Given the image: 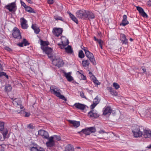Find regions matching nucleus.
Listing matches in <instances>:
<instances>
[{"label":"nucleus","instance_id":"57","mask_svg":"<svg viewBox=\"0 0 151 151\" xmlns=\"http://www.w3.org/2000/svg\"><path fill=\"white\" fill-rule=\"evenodd\" d=\"M81 48L84 51V50H88L87 48L84 47L83 46H81Z\"/></svg>","mask_w":151,"mask_h":151},{"label":"nucleus","instance_id":"20","mask_svg":"<svg viewBox=\"0 0 151 151\" xmlns=\"http://www.w3.org/2000/svg\"><path fill=\"white\" fill-rule=\"evenodd\" d=\"M74 106L76 108L81 110H83L86 106L85 105L79 103H76L74 105Z\"/></svg>","mask_w":151,"mask_h":151},{"label":"nucleus","instance_id":"16","mask_svg":"<svg viewBox=\"0 0 151 151\" xmlns=\"http://www.w3.org/2000/svg\"><path fill=\"white\" fill-rule=\"evenodd\" d=\"M137 9L139 12V13L143 17L147 18L148 16L147 14L144 12L143 9L139 6L137 7Z\"/></svg>","mask_w":151,"mask_h":151},{"label":"nucleus","instance_id":"63","mask_svg":"<svg viewBox=\"0 0 151 151\" xmlns=\"http://www.w3.org/2000/svg\"><path fill=\"white\" fill-rule=\"evenodd\" d=\"M94 39L96 41H97L99 40L97 39L96 37L95 36L94 37Z\"/></svg>","mask_w":151,"mask_h":151},{"label":"nucleus","instance_id":"6","mask_svg":"<svg viewBox=\"0 0 151 151\" xmlns=\"http://www.w3.org/2000/svg\"><path fill=\"white\" fill-rule=\"evenodd\" d=\"M4 123L3 122H0V131L2 134L4 138L6 137L8 131L7 129L4 128Z\"/></svg>","mask_w":151,"mask_h":151},{"label":"nucleus","instance_id":"51","mask_svg":"<svg viewBox=\"0 0 151 151\" xmlns=\"http://www.w3.org/2000/svg\"><path fill=\"white\" fill-rule=\"evenodd\" d=\"M23 44L22 42L21 43H19L17 44V45L18 46H19L20 47H23Z\"/></svg>","mask_w":151,"mask_h":151},{"label":"nucleus","instance_id":"9","mask_svg":"<svg viewBox=\"0 0 151 151\" xmlns=\"http://www.w3.org/2000/svg\"><path fill=\"white\" fill-rule=\"evenodd\" d=\"M85 13L86 10H84L78 11L76 13V16L78 18L85 19Z\"/></svg>","mask_w":151,"mask_h":151},{"label":"nucleus","instance_id":"44","mask_svg":"<svg viewBox=\"0 0 151 151\" xmlns=\"http://www.w3.org/2000/svg\"><path fill=\"white\" fill-rule=\"evenodd\" d=\"M27 127L28 128L30 129H33L34 128V127L33 125L31 124H29L28 125H27Z\"/></svg>","mask_w":151,"mask_h":151},{"label":"nucleus","instance_id":"22","mask_svg":"<svg viewBox=\"0 0 151 151\" xmlns=\"http://www.w3.org/2000/svg\"><path fill=\"white\" fill-rule=\"evenodd\" d=\"M107 90L109 91L110 93L113 95L117 96V93L116 91L111 87H108L107 88Z\"/></svg>","mask_w":151,"mask_h":151},{"label":"nucleus","instance_id":"45","mask_svg":"<svg viewBox=\"0 0 151 151\" xmlns=\"http://www.w3.org/2000/svg\"><path fill=\"white\" fill-rule=\"evenodd\" d=\"M54 137L56 140L58 141H59L61 140V138L60 136L57 135H54Z\"/></svg>","mask_w":151,"mask_h":151},{"label":"nucleus","instance_id":"50","mask_svg":"<svg viewBox=\"0 0 151 151\" xmlns=\"http://www.w3.org/2000/svg\"><path fill=\"white\" fill-rule=\"evenodd\" d=\"M5 50L9 52H10L12 50V49L8 47H5Z\"/></svg>","mask_w":151,"mask_h":151},{"label":"nucleus","instance_id":"54","mask_svg":"<svg viewBox=\"0 0 151 151\" xmlns=\"http://www.w3.org/2000/svg\"><path fill=\"white\" fill-rule=\"evenodd\" d=\"M86 90H87L88 92L89 93H92L93 92V91L92 90H90L88 89V88L86 89Z\"/></svg>","mask_w":151,"mask_h":151},{"label":"nucleus","instance_id":"41","mask_svg":"<svg viewBox=\"0 0 151 151\" xmlns=\"http://www.w3.org/2000/svg\"><path fill=\"white\" fill-rule=\"evenodd\" d=\"M113 84V87L116 89H117L119 88V86L117 83H114Z\"/></svg>","mask_w":151,"mask_h":151},{"label":"nucleus","instance_id":"21","mask_svg":"<svg viewBox=\"0 0 151 151\" xmlns=\"http://www.w3.org/2000/svg\"><path fill=\"white\" fill-rule=\"evenodd\" d=\"M68 122L70 124H72L73 126L76 128L78 127L80 125V123L79 121L69 120Z\"/></svg>","mask_w":151,"mask_h":151},{"label":"nucleus","instance_id":"5","mask_svg":"<svg viewBox=\"0 0 151 151\" xmlns=\"http://www.w3.org/2000/svg\"><path fill=\"white\" fill-rule=\"evenodd\" d=\"M12 35L14 38L19 40L22 38V36L20 31L17 27L14 28L12 31Z\"/></svg>","mask_w":151,"mask_h":151},{"label":"nucleus","instance_id":"27","mask_svg":"<svg viewBox=\"0 0 151 151\" xmlns=\"http://www.w3.org/2000/svg\"><path fill=\"white\" fill-rule=\"evenodd\" d=\"M65 151H74V150L72 145H68L66 146Z\"/></svg>","mask_w":151,"mask_h":151},{"label":"nucleus","instance_id":"64","mask_svg":"<svg viewBox=\"0 0 151 151\" xmlns=\"http://www.w3.org/2000/svg\"><path fill=\"white\" fill-rule=\"evenodd\" d=\"M99 46H100V47L101 49H102V44H101V45H99Z\"/></svg>","mask_w":151,"mask_h":151},{"label":"nucleus","instance_id":"8","mask_svg":"<svg viewBox=\"0 0 151 151\" xmlns=\"http://www.w3.org/2000/svg\"><path fill=\"white\" fill-rule=\"evenodd\" d=\"M52 62L54 65L57 66L58 67H61L64 64L63 60L60 58L57 59L55 58L53 59Z\"/></svg>","mask_w":151,"mask_h":151},{"label":"nucleus","instance_id":"23","mask_svg":"<svg viewBox=\"0 0 151 151\" xmlns=\"http://www.w3.org/2000/svg\"><path fill=\"white\" fill-rule=\"evenodd\" d=\"M67 13L69 14L70 17L71 19L75 22L77 24H78V22L77 18L70 12H67Z\"/></svg>","mask_w":151,"mask_h":151},{"label":"nucleus","instance_id":"29","mask_svg":"<svg viewBox=\"0 0 151 151\" xmlns=\"http://www.w3.org/2000/svg\"><path fill=\"white\" fill-rule=\"evenodd\" d=\"M49 43L48 42L44 41L42 40H40V45L41 48L42 47H43L44 48H46L49 45Z\"/></svg>","mask_w":151,"mask_h":151},{"label":"nucleus","instance_id":"3","mask_svg":"<svg viewBox=\"0 0 151 151\" xmlns=\"http://www.w3.org/2000/svg\"><path fill=\"white\" fill-rule=\"evenodd\" d=\"M96 132V129L95 127H90L87 128L82 129L81 131L78 133L81 136H83V134L86 135H89L91 133H94Z\"/></svg>","mask_w":151,"mask_h":151},{"label":"nucleus","instance_id":"59","mask_svg":"<svg viewBox=\"0 0 151 151\" xmlns=\"http://www.w3.org/2000/svg\"><path fill=\"white\" fill-rule=\"evenodd\" d=\"M99 132L100 133H105V132L104 131V130H100V131H99Z\"/></svg>","mask_w":151,"mask_h":151},{"label":"nucleus","instance_id":"17","mask_svg":"<svg viewBox=\"0 0 151 151\" xmlns=\"http://www.w3.org/2000/svg\"><path fill=\"white\" fill-rule=\"evenodd\" d=\"M112 111V109H111V107L108 106L106 107L104 111L103 114L104 115H110Z\"/></svg>","mask_w":151,"mask_h":151},{"label":"nucleus","instance_id":"34","mask_svg":"<svg viewBox=\"0 0 151 151\" xmlns=\"http://www.w3.org/2000/svg\"><path fill=\"white\" fill-rule=\"evenodd\" d=\"M46 145L47 147H52L55 145V142H47L46 143Z\"/></svg>","mask_w":151,"mask_h":151},{"label":"nucleus","instance_id":"55","mask_svg":"<svg viewBox=\"0 0 151 151\" xmlns=\"http://www.w3.org/2000/svg\"><path fill=\"white\" fill-rule=\"evenodd\" d=\"M97 41L98 42L99 45L101 44L103 42L100 39L98 40Z\"/></svg>","mask_w":151,"mask_h":151},{"label":"nucleus","instance_id":"19","mask_svg":"<svg viewBox=\"0 0 151 151\" xmlns=\"http://www.w3.org/2000/svg\"><path fill=\"white\" fill-rule=\"evenodd\" d=\"M127 16L126 15H124L123 16V19L122 21V22L120 24V25L125 26L129 24V22L127 20Z\"/></svg>","mask_w":151,"mask_h":151},{"label":"nucleus","instance_id":"53","mask_svg":"<svg viewBox=\"0 0 151 151\" xmlns=\"http://www.w3.org/2000/svg\"><path fill=\"white\" fill-rule=\"evenodd\" d=\"M147 4L149 6H151V0L149 1L147 3Z\"/></svg>","mask_w":151,"mask_h":151},{"label":"nucleus","instance_id":"11","mask_svg":"<svg viewBox=\"0 0 151 151\" xmlns=\"http://www.w3.org/2000/svg\"><path fill=\"white\" fill-rule=\"evenodd\" d=\"M88 116L91 118H96L99 117V115L97 113L96 110H93L88 112Z\"/></svg>","mask_w":151,"mask_h":151},{"label":"nucleus","instance_id":"56","mask_svg":"<svg viewBox=\"0 0 151 151\" xmlns=\"http://www.w3.org/2000/svg\"><path fill=\"white\" fill-rule=\"evenodd\" d=\"M80 96L82 98H86V97L84 96V93H81Z\"/></svg>","mask_w":151,"mask_h":151},{"label":"nucleus","instance_id":"2","mask_svg":"<svg viewBox=\"0 0 151 151\" xmlns=\"http://www.w3.org/2000/svg\"><path fill=\"white\" fill-rule=\"evenodd\" d=\"M144 131V128L143 127L138 126H134L132 130V132L135 137H141Z\"/></svg>","mask_w":151,"mask_h":151},{"label":"nucleus","instance_id":"42","mask_svg":"<svg viewBox=\"0 0 151 151\" xmlns=\"http://www.w3.org/2000/svg\"><path fill=\"white\" fill-rule=\"evenodd\" d=\"M21 20V24H24L27 23V21L24 18H21L20 19Z\"/></svg>","mask_w":151,"mask_h":151},{"label":"nucleus","instance_id":"49","mask_svg":"<svg viewBox=\"0 0 151 151\" xmlns=\"http://www.w3.org/2000/svg\"><path fill=\"white\" fill-rule=\"evenodd\" d=\"M25 114L24 115V116L26 117H28L30 116V114L29 113L25 112Z\"/></svg>","mask_w":151,"mask_h":151},{"label":"nucleus","instance_id":"37","mask_svg":"<svg viewBox=\"0 0 151 151\" xmlns=\"http://www.w3.org/2000/svg\"><path fill=\"white\" fill-rule=\"evenodd\" d=\"M11 86L8 84L5 86L4 90L6 92H8L11 91Z\"/></svg>","mask_w":151,"mask_h":151},{"label":"nucleus","instance_id":"36","mask_svg":"<svg viewBox=\"0 0 151 151\" xmlns=\"http://www.w3.org/2000/svg\"><path fill=\"white\" fill-rule=\"evenodd\" d=\"M100 101V99L98 98V96H97L94 99L93 103L95 104H96L97 105L99 102Z\"/></svg>","mask_w":151,"mask_h":151},{"label":"nucleus","instance_id":"15","mask_svg":"<svg viewBox=\"0 0 151 151\" xmlns=\"http://www.w3.org/2000/svg\"><path fill=\"white\" fill-rule=\"evenodd\" d=\"M120 40L122 44L127 45L128 43V39L124 34L121 33L120 34Z\"/></svg>","mask_w":151,"mask_h":151},{"label":"nucleus","instance_id":"18","mask_svg":"<svg viewBox=\"0 0 151 151\" xmlns=\"http://www.w3.org/2000/svg\"><path fill=\"white\" fill-rule=\"evenodd\" d=\"M144 137L145 138H150L151 137V131L146 130L144 129L143 134Z\"/></svg>","mask_w":151,"mask_h":151},{"label":"nucleus","instance_id":"26","mask_svg":"<svg viewBox=\"0 0 151 151\" xmlns=\"http://www.w3.org/2000/svg\"><path fill=\"white\" fill-rule=\"evenodd\" d=\"M31 151H45V150L43 148L32 147L30 148Z\"/></svg>","mask_w":151,"mask_h":151},{"label":"nucleus","instance_id":"48","mask_svg":"<svg viewBox=\"0 0 151 151\" xmlns=\"http://www.w3.org/2000/svg\"><path fill=\"white\" fill-rule=\"evenodd\" d=\"M20 2L21 5L22 6H23L24 7V8H25L27 6L25 4L24 2L22 1V0L20 1Z\"/></svg>","mask_w":151,"mask_h":151},{"label":"nucleus","instance_id":"24","mask_svg":"<svg viewBox=\"0 0 151 151\" xmlns=\"http://www.w3.org/2000/svg\"><path fill=\"white\" fill-rule=\"evenodd\" d=\"M65 76L69 81H71L73 80V77L71 76L70 73H64Z\"/></svg>","mask_w":151,"mask_h":151},{"label":"nucleus","instance_id":"39","mask_svg":"<svg viewBox=\"0 0 151 151\" xmlns=\"http://www.w3.org/2000/svg\"><path fill=\"white\" fill-rule=\"evenodd\" d=\"M22 42L24 46L28 45L29 44V43L27 41V40L25 38L23 39Z\"/></svg>","mask_w":151,"mask_h":151},{"label":"nucleus","instance_id":"62","mask_svg":"<svg viewBox=\"0 0 151 151\" xmlns=\"http://www.w3.org/2000/svg\"><path fill=\"white\" fill-rule=\"evenodd\" d=\"M146 148L150 149L151 148V144L146 147Z\"/></svg>","mask_w":151,"mask_h":151},{"label":"nucleus","instance_id":"4","mask_svg":"<svg viewBox=\"0 0 151 151\" xmlns=\"http://www.w3.org/2000/svg\"><path fill=\"white\" fill-rule=\"evenodd\" d=\"M84 51L86 56L89 59L90 62L93 65H96V63L93 54L88 50H85Z\"/></svg>","mask_w":151,"mask_h":151},{"label":"nucleus","instance_id":"60","mask_svg":"<svg viewBox=\"0 0 151 151\" xmlns=\"http://www.w3.org/2000/svg\"><path fill=\"white\" fill-rule=\"evenodd\" d=\"M82 75L83 76L82 79L83 80H86V77L85 76H84V75H83V74H82Z\"/></svg>","mask_w":151,"mask_h":151},{"label":"nucleus","instance_id":"12","mask_svg":"<svg viewBox=\"0 0 151 151\" xmlns=\"http://www.w3.org/2000/svg\"><path fill=\"white\" fill-rule=\"evenodd\" d=\"M16 7L15 2H13L5 6V8L8 10L9 12H12L15 11V8Z\"/></svg>","mask_w":151,"mask_h":151},{"label":"nucleus","instance_id":"46","mask_svg":"<svg viewBox=\"0 0 151 151\" xmlns=\"http://www.w3.org/2000/svg\"><path fill=\"white\" fill-rule=\"evenodd\" d=\"M49 141L48 142H55L53 140V137L51 136L50 137H48Z\"/></svg>","mask_w":151,"mask_h":151},{"label":"nucleus","instance_id":"52","mask_svg":"<svg viewBox=\"0 0 151 151\" xmlns=\"http://www.w3.org/2000/svg\"><path fill=\"white\" fill-rule=\"evenodd\" d=\"M47 2L49 4H52L53 3V0H48Z\"/></svg>","mask_w":151,"mask_h":151},{"label":"nucleus","instance_id":"7","mask_svg":"<svg viewBox=\"0 0 151 151\" xmlns=\"http://www.w3.org/2000/svg\"><path fill=\"white\" fill-rule=\"evenodd\" d=\"M41 49L47 55L49 58H51L52 57V50L51 48L48 47L44 48L43 47H42Z\"/></svg>","mask_w":151,"mask_h":151},{"label":"nucleus","instance_id":"31","mask_svg":"<svg viewBox=\"0 0 151 151\" xmlns=\"http://www.w3.org/2000/svg\"><path fill=\"white\" fill-rule=\"evenodd\" d=\"M65 49L66 52L68 53L71 54L73 52V51L71 48V46L70 45H68L67 47L65 48Z\"/></svg>","mask_w":151,"mask_h":151},{"label":"nucleus","instance_id":"30","mask_svg":"<svg viewBox=\"0 0 151 151\" xmlns=\"http://www.w3.org/2000/svg\"><path fill=\"white\" fill-rule=\"evenodd\" d=\"M82 64L84 67H88L90 63L89 61L87 60H83Z\"/></svg>","mask_w":151,"mask_h":151},{"label":"nucleus","instance_id":"47","mask_svg":"<svg viewBox=\"0 0 151 151\" xmlns=\"http://www.w3.org/2000/svg\"><path fill=\"white\" fill-rule=\"evenodd\" d=\"M97 105L96 104H95L93 103L92 104H91V109L92 110H93V109Z\"/></svg>","mask_w":151,"mask_h":151},{"label":"nucleus","instance_id":"40","mask_svg":"<svg viewBox=\"0 0 151 151\" xmlns=\"http://www.w3.org/2000/svg\"><path fill=\"white\" fill-rule=\"evenodd\" d=\"M21 103V102L20 101H17L16 99H14L13 101V104H16L17 103V104L18 105H20Z\"/></svg>","mask_w":151,"mask_h":151},{"label":"nucleus","instance_id":"28","mask_svg":"<svg viewBox=\"0 0 151 151\" xmlns=\"http://www.w3.org/2000/svg\"><path fill=\"white\" fill-rule=\"evenodd\" d=\"M25 10L26 11L28 12L31 13H35L36 12L35 11L34 9L32 8L27 6L25 8Z\"/></svg>","mask_w":151,"mask_h":151},{"label":"nucleus","instance_id":"13","mask_svg":"<svg viewBox=\"0 0 151 151\" xmlns=\"http://www.w3.org/2000/svg\"><path fill=\"white\" fill-rule=\"evenodd\" d=\"M38 134L40 135L43 137L45 139H48L49 134L47 132L45 131L40 129L38 131Z\"/></svg>","mask_w":151,"mask_h":151},{"label":"nucleus","instance_id":"1","mask_svg":"<svg viewBox=\"0 0 151 151\" xmlns=\"http://www.w3.org/2000/svg\"><path fill=\"white\" fill-rule=\"evenodd\" d=\"M50 91L52 93L55 94L60 99L64 100L65 101H67V99L64 96L61 95L60 93V90L58 89V88H57L55 86H51L50 87Z\"/></svg>","mask_w":151,"mask_h":151},{"label":"nucleus","instance_id":"14","mask_svg":"<svg viewBox=\"0 0 151 151\" xmlns=\"http://www.w3.org/2000/svg\"><path fill=\"white\" fill-rule=\"evenodd\" d=\"M63 31V29L61 28H55L53 29L52 32L55 35L58 37L62 33Z\"/></svg>","mask_w":151,"mask_h":151},{"label":"nucleus","instance_id":"43","mask_svg":"<svg viewBox=\"0 0 151 151\" xmlns=\"http://www.w3.org/2000/svg\"><path fill=\"white\" fill-rule=\"evenodd\" d=\"M21 26L22 28L24 29H27L28 27V26L27 23L21 24Z\"/></svg>","mask_w":151,"mask_h":151},{"label":"nucleus","instance_id":"61","mask_svg":"<svg viewBox=\"0 0 151 151\" xmlns=\"http://www.w3.org/2000/svg\"><path fill=\"white\" fill-rule=\"evenodd\" d=\"M30 4H32V1L31 0H26Z\"/></svg>","mask_w":151,"mask_h":151},{"label":"nucleus","instance_id":"38","mask_svg":"<svg viewBox=\"0 0 151 151\" xmlns=\"http://www.w3.org/2000/svg\"><path fill=\"white\" fill-rule=\"evenodd\" d=\"M78 56L80 58H82L84 57V55L82 50H81L79 51Z\"/></svg>","mask_w":151,"mask_h":151},{"label":"nucleus","instance_id":"25","mask_svg":"<svg viewBox=\"0 0 151 151\" xmlns=\"http://www.w3.org/2000/svg\"><path fill=\"white\" fill-rule=\"evenodd\" d=\"M32 28L34 30L35 32L37 34H39L40 31L39 28L36 26V24H32Z\"/></svg>","mask_w":151,"mask_h":151},{"label":"nucleus","instance_id":"32","mask_svg":"<svg viewBox=\"0 0 151 151\" xmlns=\"http://www.w3.org/2000/svg\"><path fill=\"white\" fill-rule=\"evenodd\" d=\"M67 44H63V42L62 41L61 42V44H58V45L60 46V47L61 49H63L64 48L65 46L67 45L69 43V42L68 40H67Z\"/></svg>","mask_w":151,"mask_h":151},{"label":"nucleus","instance_id":"58","mask_svg":"<svg viewBox=\"0 0 151 151\" xmlns=\"http://www.w3.org/2000/svg\"><path fill=\"white\" fill-rule=\"evenodd\" d=\"M141 68H142V70H143L144 73L146 72V69L144 67H143V66Z\"/></svg>","mask_w":151,"mask_h":151},{"label":"nucleus","instance_id":"35","mask_svg":"<svg viewBox=\"0 0 151 151\" xmlns=\"http://www.w3.org/2000/svg\"><path fill=\"white\" fill-rule=\"evenodd\" d=\"M93 78H92V80L93 82L94 83L96 84L97 85H99L100 84V82H99L98 80H97L96 78L94 75H93Z\"/></svg>","mask_w":151,"mask_h":151},{"label":"nucleus","instance_id":"33","mask_svg":"<svg viewBox=\"0 0 151 151\" xmlns=\"http://www.w3.org/2000/svg\"><path fill=\"white\" fill-rule=\"evenodd\" d=\"M54 18L56 20H60L64 22V20L63 19L62 17L59 16L58 15H55L54 17Z\"/></svg>","mask_w":151,"mask_h":151},{"label":"nucleus","instance_id":"10","mask_svg":"<svg viewBox=\"0 0 151 151\" xmlns=\"http://www.w3.org/2000/svg\"><path fill=\"white\" fill-rule=\"evenodd\" d=\"M85 16V19H88L89 20L93 19L95 17L94 14L92 12L86 11Z\"/></svg>","mask_w":151,"mask_h":151}]
</instances>
